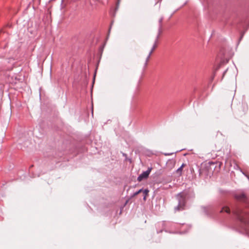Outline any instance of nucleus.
Segmentation results:
<instances>
[{
  "instance_id": "nucleus-1",
  "label": "nucleus",
  "mask_w": 249,
  "mask_h": 249,
  "mask_svg": "<svg viewBox=\"0 0 249 249\" xmlns=\"http://www.w3.org/2000/svg\"><path fill=\"white\" fill-rule=\"evenodd\" d=\"M179 203L177 207H175L176 211H180L183 209L185 205V196L183 194H180L178 196Z\"/></svg>"
},
{
  "instance_id": "nucleus-2",
  "label": "nucleus",
  "mask_w": 249,
  "mask_h": 249,
  "mask_svg": "<svg viewBox=\"0 0 249 249\" xmlns=\"http://www.w3.org/2000/svg\"><path fill=\"white\" fill-rule=\"evenodd\" d=\"M151 171V168H148V169L143 172L142 174H141L138 178V180L139 181H141L144 179H146L148 177V176Z\"/></svg>"
},
{
  "instance_id": "nucleus-3",
  "label": "nucleus",
  "mask_w": 249,
  "mask_h": 249,
  "mask_svg": "<svg viewBox=\"0 0 249 249\" xmlns=\"http://www.w3.org/2000/svg\"><path fill=\"white\" fill-rule=\"evenodd\" d=\"M233 213L237 216L238 218L242 222H244V218L242 215V212L240 210L234 211Z\"/></svg>"
},
{
  "instance_id": "nucleus-4",
  "label": "nucleus",
  "mask_w": 249,
  "mask_h": 249,
  "mask_svg": "<svg viewBox=\"0 0 249 249\" xmlns=\"http://www.w3.org/2000/svg\"><path fill=\"white\" fill-rule=\"evenodd\" d=\"M186 164L185 163H183L181 166L179 168H178L177 171H176V173L179 175V176L181 175L182 174V171L183 170V168L186 166Z\"/></svg>"
},
{
  "instance_id": "nucleus-5",
  "label": "nucleus",
  "mask_w": 249,
  "mask_h": 249,
  "mask_svg": "<svg viewBox=\"0 0 249 249\" xmlns=\"http://www.w3.org/2000/svg\"><path fill=\"white\" fill-rule=\"evenodd\" d=\"M157 47V45L155 43L154 46H153V48L152 49V50H151L150 52L149 53L148 56L146 58V63H145V66L147 65V63L148 62V61L149 60V59L150 57V55L151 54H152V53H153V52L154 51V50H155V49Z\"/></svg>"
},
{
  "instance_id": "nucleus-6",
  "label": "nucleus",
  "mask_w": 249,
  "mask_h": 249,
  "mask_svg": "<svg viewBox=\"0 0 249 249\" xmlns=\"http://www.w3.org/2000/svg\"><path fill=\"white\" fill-rule=\"evenodd\" d=\"M235 198L239 200H244L246 198V196L244 194H242L235 196Z\"/></svg>"
},
{
  "instance_id": "nucleus-7",
  "label": "nucleus",
  "mask_w": 249,
  "mask_h": 249,
  "mask_svg": "<svg viewBox=\"0 0 249 249\" xmlns=\"http://www.w3.org/2000/svg\"><path fill=\"white\" fill-rule=\"evenodd\" d=\"M142 192L143 193V194L144 195V197H143V199L144 200H145L146 199V196L148 195V194L149 193V190L148 189H145L144 191H143Z\"/></svg>"
},
{
  "instance_id": "nucleus-8",
  "label": "nucleus",
  "mask_w": 249,
  "mask_h": 249,
  "mask_svg": "<svg viewBox=\"0 0 249 249\" xmlns=\"http://www.w3.org/2000/svg\"><path fill=\"white\" fill-rule=\"evenodd\" d=\"M223 211H225V212L227 213H230V210L229 207H224L222 208V210L220 211V212H223Z\"/></svg>"
},
{
  "instance_id": "nucleus-9",
  "label": "nucleus",
  "mask_w": 249,
  "mask_h": 249,
  "mask_svg": "<svg viewBox=\"0 0 249 249\" xmlns=\"http://www.w3.org/2000/svg\"><path fill=\"white\" fill-rule=\"evenodd\" d=\"M142 191H143V190L142 189L139 190L138 191L136 192L133 195L132 197L135 196H136L138 195V194H139Z\"/></svg>"
},
{
  "instance_id": "nucleus-10",
  "label": "nucleus",
  "mask_w": 249,
  "mask_h": 249,
  "mask_svg": "<svg viewBox=\"0 0 249 249\" xmlns=\"http://www.w3.org/2000/svg\"><path fill=\"white\" fill-rule=\"evenodd\" d=\"M128 200H127V201H126L125 203V205H126V204L128 203Z\"/></svg>"
},
{
  "instance_id": "nucleus-11",
  "label": "nucleus",
  "mask_w": 249,
  "mask_h": 249,
  "mask_svg": "<svg viewBox=\"0 0 249 249\" xmlns=\"http://www.w3.org/2000/svg\"><path fill=\"white\" fill-rule=\"evenodd\" d=\"M160 33H159V35H158V36H157V39L159 38V36H160Z\"/></svg>"
}]
</instances>
